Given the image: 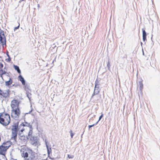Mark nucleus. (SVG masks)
I'll list each match as a JSON object with an SVG mask.
<instances>
[{
	"label": "nucleus",
	"mask_w": 160,
	"mask_h": 160,
	"mask_svg": "<svg viewBox=\"0 0 160 160\" xmlns=\"http://www.w3.org/2000/svg\"><path fill=\"white\" fill-rule=\"evenodd\" d=\"M143 88V85L142 84V81H140L139 82V88L140 90L142 92V90Z\"/></svg>",
	"instance_id": "dca6fc26"
},
{
	"label": "nucleus",
	"mask_w": 160,
	"mask_h": 160,
	"mask_svg": "<svg viewBox=\"0 0 160 160\" xmlns=\"http://www.w3.org/2000/svg\"><path fill=\"white\" fill-rule=\"evenodd\" d=\"M32 138H30V139L31 140H32Z\"/></svg>",
	"instance_id": "c85d7f7f"
},
{
	"label": "nucleus",
	"mask_w": 160,
	"mask_h": 160,
	"mask_svg": "<svg viewBox=\"0 0 160 160\" xmlns=\"http://www.w3.org/2000/svg\"><path fill=\"white\" fill-rule=\"evenodd\" d=\"M23 136H24V137L25 138V136H24V135H23Z\"/></svg>",
	"instance_id": "cd10ccee"
},
{
	"label": "nucleus",
	"mask_w": 160,
	"mask_h": 160,
	"mask_svg": "<svg viewBox=\"0 0 160 160\" xmlns=\"http://www.w3.org/2000/svg\"><path fill=\"white\" fill-rule=\"evenodd\" d=\"M32 127V126L30 123L26 122L21 123L19 127V129H20V132H22Z\"/></svg>",
	"instance_id": "423d86ee"
},
{
	"label": "nucleus",
	"mask_w": 160,
	"mask_h": 160,
	"mask_svg": "<svg viewBox=\"0 0 160 160\" xmlns=\"http://www.w3.org/2000/svg\"><path fill=\"white\" fill-rule=\"evenodd\" d=\"M3 64L2 63H0V77L3 79L2 75L6 74V71L3 69Z\"/></svg>",
	"instance_id": "f8f14e48"
},
{
	"label": "nucleus",
	"mask_w": 160,
	"mask_h": 160,
	"mask_svg": "<svg viewBox=\"0 0 160 160\" xmlns=\"http://www.w3.org/2000/svg\"><path fill=\"white\" fill-rule=\"evenodd\" d=\"M7 61L8 62H9L11 61V59L10 58H9Z\"/></svg>",
	"instance_id": "393cba45"
},
{
	"label": "nucleus",
	"mask_w": 160,
	"mask_h": 160,
	"mask_svg": "<svg viewBox=\"0 0 160 160\" xmlns=\"http://www.w3.org/2000/svg\"><path fill=\"white\" fill-rule=\"evenodd\" d=\"M12 144V143L9 141L3 142L0 146V154L4 155Z\"/></svg>",
	"instance_id": "20e7f679"
},
{
	"label": "nucleus",
	"mask_w": 160,
	"mask_h": 160,
	"mask_svg": "<svg viewBox=\"0 0 160 160\" xmlns=\"http://www.w3.org/2000/svg\"><path fill=\"white\" fill-rule=\"evenodd\" d=\"M68 157L69 158H72L74 157V156L73 155H68Z\"/></svg>",
	"instance_id": "412c9836"
},
{
	"label": "nucleus",
	"mask_w": 160,
	"mask_h": 160,
	"mask_svg": "<svg viewBox=\"0 0 160 160\" xmlns=\"http://www.w3.org/2000/svg\"><path fill=\"white\" fill-rule=\"evenodd\" d=\"M46 146H47V149L48 155V156H49L51 153V152H52L51 149V148H49L47 145H46Z\"/></svg>",
	"instance_id": "a211bd4d"
},
{
	"label": "nucleus",
	"mask_w": 160,
	"mask_h": 160,
	"mask_svg": "<svg viewBox=\"0 0 160 160\" xmlns=\"http://www.w3.org/2000/svg\"><path fill=\"white\" fill-rule=\"evenodd\" d=\"M21 113L19 108L12 109L11 116L13 118L17 119L19 118Z\"/></svg>",
	"instance_id": "39448f33"
},
{
	"label": "nucleus",
	"mask_w": 160,
	"mask_h": 160,
	"mask_svg": "<svg viewBox=\"0 0 160 160\" xmlns=\"http://www.w3.org/2000/svg\"><path fill=\"white\" fill-rule=\"evenodd\" d=\"M11 122V118L9 115L6 112L0 113V123L3 126L8 125Z\"/></svg>",
	"instance_id": "f03ea898"
},
{
	"label": "nucleus",
	"mask_w": 160,
	"mask_h": 160,
	"mask_svg": "<svg viewBox=\"0 0 160 160\" xmlns=\"http://www.w3.org/2000/svg\"><path fill=\"white\" fill-rule=\"evenodd\" d=\"M20 103V101L19 99L14 98L11 102L10 106L11 109L19 108V105Z\"/></svg>",
	"instance_id": "0eeeda50"
},
{
	"label": "nucleus",
	"mask_w": 160,
	"mask_h": 160,
	"mask_svg": "<svg viewBox=\"0 0 160 160\" xmlns=\"http://www.w3.org/2000/svg\"><path fill=\"white\" fill-rule=\"evenodd\" d=\"M18 23V27H15L14 28V30H16V29H18L19 28V26H20V23Z\"/></svg>",
	"instance_id": "4be33fe9"
},
{
	"label": "nucleus",
	"mask_w": 160,
	"mask_h": 160,
	"mask_svg": "<svg viewBox=\"0 0 160 160\" xmlns=\"http://www.w3.org/2000/svg\"><path fill=\"white\" fill-rule=\"evenodd\" d=\"M103 117V114H102L100 116V117L99 118V119L98 120V121L96 123V124L98 123V122L100 121L101 119Z\"/></svg>",
	"instance_id": "aec40b11"
},
{
	"label": "nucleus",
	"mask_w": 160,
	"mask_h": 160,
	"mask_svg": "<svg viewBox=\"0 0 160 160\" xmlns=\"http://www.w3.org/2000/svg\"><path fill=\"white\" fill-rule=\"evenodd\" d=\"M11 160H17L16 159H12Z\"/></svg>",
	"instance_id": "a878e982"
},
{
	"label": "nucleus",
	"mask_w": 160,
	"mask_h": 160,
	"mask_svg": "<svg viewBox=\"0 0 160 160\" xmlns=\"http://www.w3.org/2000/svg\"><path fill=\"white\" fill-rule=\"evenodd\" d=\"M142 38L143 40L144 41H145L146 40V33L144 30L142 29Z\"/></svg>",
	"instance_id": "4468645a"
},
{
	"label": "nucleus",
	"mask_w": 160,
	"mask_h": 160,
	"mask_svg": "<svg viewBox=\"0 0 160 160\" xmlns=\"http://www.w3.org/2000/svg\"><path fill=\"white\" fill-rule=\"evenodd\" d=\"M19 79L20 81L22 84L24 86V89L26 91H28V90H30V87L29 85L27 84H25V82L24 78L21 75L18 76Z\"/></svg>",
	"instance_id": "9d476101"
},
{
	"label": "nucleus",
	"mask_w": 160,
	"mask_h": 160,
	"mask_svg": "<svg viewBox=\"0 0 160 160\" xmlns=\"http://www.w3.org/2000/svg\"><path fill=\"white\" fill-rule=\"evenodd\" d=\"M18 128V122L14 124L12 126L11 139L13 140L15 142H17Z\"/></svg>",
	"instance_id": "7ed1b4c3"
},
{
	"label": "nucleus",
	"mask_w": 160,
	"mask_h": 160,
	"mask_svg": "<svg viewBox=\"0 0 160 160\" xmlns=\"http://www.w3.org/2000/svg\"><path fill=\"white\" fill-rule=\"evenodd\" d=\"M100 91V90L99 86V81L97 80L95 81L94 91L92 96V98L95 95L98 94L99 93Z\"/></svg>",
	"instance_id": "1a4fd4ad"
},
{
	"label": "nucleus",
	"mask_w": 160,
	"mask_h": 160,
	"mask_svg": "<svg viewBox=\"0 0 160 160\" xmlns=\"http://www.w3.org/2000/svg\"><path fill=\"white\" fill-rule=\"evenodd\" d=\"M70 135H71V137L72 138L74 135V134L72 132V130H70Z\"/></svg>",
	"instance_id": "6ab92c4d"
},
{
	"label": "nucleus",
	"mask_w": 160,
	"mask_h": 160,
	"mask_svg": "<svg viewBox=\"0 0 160 160\" xmlns=\"http://www.w3.org/2000/svg\"><path fill=\"white\" fill-rule=\"evenodd\" d=\"M94 125V124H93V125H89V126H88V128H91V127H92Z\"/></svg>",
	"instance_id": "b1692460"
},
{
	"label": "nucleus",
	"mask_w": 160,
	"mask_h": 160,
	"mask_svg": "<svg viewBox=\"0 0 160 160\" xmlns=\"http://www.w3.org/2000/svg\"><path fill=\"white\" fill-rule=\"evenodd\" d=\"M32 129H33L32 127L29 128V131L28 134V136L29 138H30V136H32L33 133Z\"/></svg>",
	"instance_id": "2eb2a0df"
},
{
	"label": "nucleus",
	"mask_w": 160,
	"mask_h": 160,
	"mask_svg": "<svg viewBox=\"0 0 160 160\" xmlns=\"http://www.w3.org/2000/svg\"><path fill=\"white\" fill-rule=\"evenodd\" d=\"M5 85L7 86H9L10 85L12 84V80L11 78H9V80L8 81H6L5 82Z\"/></svg>",
	"instance_id": "ddd939ff"
},
{
	"label": "nucleus",
	"mask_w": 160,
	"mask_h": 160,
	"mask_svg": "<svg viewBox=\"0 0 160 160\" xmlns=\"http://www.w3.org/2000/svg\"><path fill=\"white\" fill-rule=\"evenodd\" d=\"M6 39L4 32L2 31L0 32V42L2 44L5 43Z\"/></svg>",
	"instance_id": "9b49d317"
},
{
	"label": "nucleus",
	"mask_w": 160,
	"mask_h": 160,
	"mask_svg": "<svg viewBox=\"0 0 160 160\" xmlns=\"http://www.w3.org/2000/svg\"><path fill=\"white\" fill-rule=\"evenodd\" d=\"M0 160H2L1 159H0Z\"/></svg>",
	"instance_id": "c756f323"
},
{
	"label": "nucleus",
	"mask_w": 160,
	"mask_h": 160,
	"mask_svg": "<svg viewBox=\"0 0 160 160\" xmlns=\"http://www.w3.org/2000/svg\"><path fill=\"white\" fill-rule=\"evenodd\" d=\"M107 66L108 68H110V63L109 62H108V63L107 64Z\"/></svg>",
	"instance_id": "5701e85b"
},
{
	"label": "nucleus",
	"mask_w": 160,
	"mask_h": 160,
	"mask_svg": "<svg viewBox=\"0 0 160 160\" xmlns=\"http://www.w3.org/2000/svg\"><path fill=\"white\" fill-rule=\"evenodd\" d=\"M13 67L16 70H17L18 72L19 73H21V71L19 69V67L16 65H14Z\"/></svg>",
	"instance_id": "f3484780"
},
{
	"label": "nucleus",
	"mask_w": 160,
	"mask_h": 160,
	"mask_svg": "<svg viewBox=\"0 0 160 160\" xmlns=\"http://www.w3.org/2000/svg\"><path fill=\"white\" fill-rule=\"evenodd\" d=\"M21 156L24 160H35V152L32 149L27 148L21 151Z\"/></svg>",
	"instance_id": "f257e3e1"
},
{
	"label": "nucleus",
	"mask_w": 160,
	"mask_h": 160,
	"mask_svg": "<svg viewBox=\"0 0 160 160\" xmlns=\"http://www.w3.org/2000/svg\"><path fill=\"white\" fill-rule=\"evenodd\" d=\"M10 91L8 89L3 91L0 88V97L4 98H8L10 97Z\"/></svg>",
	"instance_id": "6e6552de"
},
{
	"label": "nucleus",
	"mask_w": 160,
	"mask_h": 160,
	"mask_svg": "<svg viewBox=\"0 0 160 160\" xmlns=\"http://www.w3.org/2000/svg\"><path fill=\"white\" fill-rule=\"evenodd\" d=\"M23 136H24V137L25 138V136H24V135H23Z\"/></svg>",
	"instance_id": "bb28decb"
}]
</instances>
